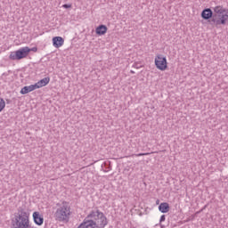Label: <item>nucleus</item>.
Listing matches in <instances>:
<instances>
[{"instance_id": "1", "label": "nucleus", "mask_w": 228, "mask_h": 228, "mask_svg": "<svg viewBox=\"0 0 228 228\" xmlns=\"http://www.w3.org/2000/svg\"><path fill=\"white\" fill-rule=\"evenodd\" d=\"M214 12V13H213ZM201 17L204 20H210V24L218 26H225L228 22V9L224 8V5H216V7L206 8L201 12Z\"/></svg>"}, {"instance_id": "2", "label": "nucleus", "mask_w": 228, "mask_h": 228, "mask_svg": "<svg viewBox=\"0 0 228 228\" xmlns=\"http://www.w3.org/2000/svg\"><path fill=\"white\" fill-rule=\"evenodd\" d=\"M11 228H35L29 224V213L20 208L11 220Z\"/></svg>"}, {"instance_id": "3", "label": "nucleus", "mask_w": 228, "mask_h": 228, "mask_svg": "<svg viewBox=\"0 0 228 228\" xmlns=\"http://www.w3.org/2000/svg\"><path fill=\"white\" fill-rule=\"evenodd\" d=\"M70 206L69 202L63 201L60 208H57L54 216L58 222H64L67 224L70 220Z\"/></svg>"}, {"instance_id": "4", "label": "nucleus", "mask_w": 228, "mask_h": 228, "mask_svg": "<svg viewBox=\"0 0 228 228\" xmlns=\"http://www.w3.org/2000/svg\"><path fill=\"white\" fill-rule=\"evenodd\" d=\"M30 51H31V48L25 46V47L20 48L15 52H11L9 58L12 61L24 60V58H28V56H29Z\"/></svg>"}, {"instance_id": "5", "label": "nucleus", "mask_w": 228, "mask_h": 228, "mask_svg": "<svg viewBox=\"0 0 228 228\" xmlns=\"http://www.w3.org/2000/svg\"><path fill=\"white\" fill-rule=\"evenodd\" d=\"M155 67H157L159 70H167V69L168 68L167 57L161 54H158L155 57Z\"/></svg>"}, {"instance_id": "6", "label": "nucleus", "mask_w": 228, "mask_h": 228, "mask_svg": "<svg viewBox=\"0 0 228 228\" xmlns=\"http://www.w3.org/2000/svg\"><path fill=\"white\" fill-rule=\"evenodd\" d=\"M65 43V40L61 37H55L53 38V47H56V49H59V47H61L63 44Z\"/></svg>"}, {"instance_id": "7", "label": "nucleus", "mask_w": 228, "mask_h": 228, "mask_svg": "<svg viewBox=\"0 0 228 228\" xmlns=\"http://www.w3.org/2000/svg\"><path fill=\"white\" fill-rule=\"evenodd\" d=\"M33 220L36 225H42L44 224V217L40 216V212L33 213Z\"/></svg>"}, {"instance_id": "8", "label": "nucleus", "mask_w": 228, "mask_h": 228, "mask_svg": "<svg viewBox=\"0 0 228 228\" xmlns=\"http://www.w3.org/2000/svg\"><path fill=\"white\" fill-rule=\"evenodd\" d=\"M50 81H51V77H46L35 84L36 88L38 89V88H42L43 86H47V85H49Z\"/></svg>"}, {"instance_id": "9", "label": "nucleus", "mask_w": 228, "mask_h": 228, "mask_svg": "<svg viewBox=\"0 0 228 228\" xmlns=\"http://www.w3.org/2000/svg\"><path fill=\"white\" fill-rule=\"evenodd\" d=\"M34 90H37V86L35 84L21 88L20 94L21 95H26V94H29V92H33Z\"/></svg>"}, {"instance_id": "10", "label": "nucleus", "mask_w": 228, "mask_h": 228, "mask_svg": "<svg viewBox=\"0 0 228 228\" xmlns=\"http://www.w3.org/2000/svg\"><path fill=\"white\" fill-rule=\"evenodd\" d=\"M96 35H99L100 37L102 35H106V33L108 32V27H106V25H99L96 29Z\"/></svg>"}, {"instance_id": "11", "label": "nucleus", "mask_w": 228, "mask_h": 228, "mask_svg": "<svg viewBox=\"0 0 228 228\" xmlns=\"http://www.w3.org/2000/svg\"><path fill=\"white\" fill-rule=\"evenodd\" d=\"M159 211H160V213H168V211H170V205L167 202L160 203Z\"/></svg>"}, {"instance_id": "12", "label": "nucleus", "mask_w": 228, "mask_h": 228, "mask_svg": "<svg viewBox=\"0 0 228 228\" xmlns=\"http://www.w3.org/2000/svg\"><path fill=\"white\" fill-rule=\"evenodd\" d=\"M6 102L3 98H0V113L2 112L3 109L5 108Z\"/></svg>"}, {"instance_id": "13", "label": "nucleus", "mask_w": 228, "mask_h": 228, "mask_svg": "<svg viewBox=\"0 0 228 228\" xmlns=\"http://www.w3.org/2000/svg\"><path fill=\"white\" fill-rule=\"evenodd\" d=\"M62 8H66V9L72 8V4H65L62 5Z\"/></svg>"}, {"instance_id": "14", "label": "nucleus", "mask_w": 228, "mask_h": 228, "mask_svg": "<svg viewBox=\"0 0 228 228\" xmlns=\"http://www.w3.org/2000/svg\"><path fill=\"white\" fill-rule=\"evenodd\" d=\"M165 220H166L165 215H162V216H160V220H159L160 224H161L162 222H165Z\"/></svg>"}, {"instance_id": "15", "label": "nucleus", "mask_w": 228, "mask_h": 228, "mask_svg": "<svg viewBox=\"0 0 228 228\" xmlns=\"http://www.w3.org/2000/svg\"><path fill=\"white\" fill-rule=\"evenodd\" d=\"M149 153H139V154H136L135 156L137 158H140V156H147Z\"/></svg>"}, {"instance_id": "16", "label": "nucleus", "mask_w": 228, "mask_h": 228, "mask_svg": "<svg viewBox=\"0 0 228 228\" xmlns=\"http://www.w3.org/2000/svg\"><path fill=\"white\" fill-rule=\"evenodd\" d=\"M31 51H34V53L35 52H37V47H34V48H32V49H30Z\"/></svg>"}, {"instance_id": "17", "label": "nucleus", "mask_w": 228, "mask_h": 228, "mask_svg": "<svg viewBox=\"0 0 228 228\" xmlns=\"http://www.w3.org/2000/svg\"><path fill=\"white\" fill-rule=\"evenodd\" d=\"M133 67H135V69H138V66H136V64H134Z\"/></svg>"}, {"instance_id": "18", "label": "nucleus", "mask_w": 228, "mask_h": 228, "mask_svg": "<svg viewBox=\"0 0 228 228\" xmlns=\"http://www.w3.org/2000/svg\"><path fill=\"white\" fill-rule=\"evenodd\" d=\"M156 203H157V204H159V200H158L156 201Z\"/></svg>"}, {"instance_id": "19", "label": "nucleus", "mask_w": 228, "mask_h": 228, "mask_svg": "<svg viewBox=\"0 0 228 228\" xmlns=\"http://www.w3.org/2000/svg\"><path fill=\"white\" fill-rule=\"evenodd\" d=\"M130 72H131V74H134V71H133V70H131Z\"/></svg>"}]
</instances>
